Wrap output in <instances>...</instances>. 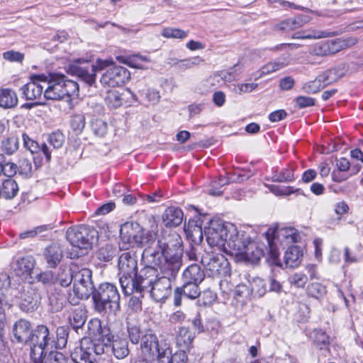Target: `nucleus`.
Segmentation results:
<instances>
[{"label":"nucleus","instance_id":"4d7b16f0","mask_svg":"<svg viewBox=\"0 0 363 363\" xmlns=\"http://www.w3.org/2000/svg\"><path fill=\"white\" fill-rule=\"evenodd\" d=\"M294 179V172L291 169H286L279 174H274L272 177L273 182H288Z\"/></svg>","mask_w":363,"mask_h":363},{"label":"nucleus","instance_id":"c9c22d12","mask_svg":"<svg viewBox=\"0 0 363 363\" xmlns=\"http://www.w3.org/2000/svg\"><path fill=\"white\" fill-rule=\"evenodd\" d=\"M19 147V139L15 135H11L6 139L2 140L1 149L2 151L8 155H12L14 154Z\"/></svg>","mask_w":363,"mask_h":363},{"label":"nucleus","instance_id":"774afa93","mask_svg":"<svg viewBox=\"0 0 363 363\" xmlns=\"http://www.w3.org/2000/svg\"><path fill=\"white\" fill-rule=\"evenodd\" d=\"M3 57L10 62H21L24 58V55L17 51L9 50L4 52Z\"/></svg>","mask_w":363,"mask_h":363},{"label":"nucleus","instance_id":"1a4fd4ad","mask_svg":"<svg viewBox=\"0 0 363 363\" xmlns=\"http://www.w3.org/2000/svg\"><path fill=\"white\" fill-rule=\"evenodd\" d=\"M229 228L223 252L238 257L251 240L245 232L239 231L234 224L229 225Z\"/></svg>","mask_w":363,"mask_h":363},{"label":"nucleus","instance_id":"69168bd1","mask_svg":"<svg viewBox=\"0 0 363 363\" xmlns=\"http://www.w3.org/2000/svg\"><path fill=\"white\" fill-rule=\"evenodd\" d=\"M295 101L299 108H305L315 105V99L308 96H298L295 99Z\"/></svg>","mask_w":363,"mask_h":363},{"label":"nucleus","instance_id":"f257e3e1","mask_svg":"<svg viewBox=\"0 0 363 363\" xmlns=\"http://www.w3.org/2000/svg\"><path fill=\"white\" fill-rule=\"evenodd\" d=\"M148 246L143 253V258L147 264L155 262L157 258L170 254L177 247L182 246L181 237L176 233L162 235L156 238L155 233H147L145 238Z\"/></svg>","mask_w":363,"mask_h":363},{"label":"nucleus","instance_id":"4c0bfd02","mask_svg":"<svg viewBox=\"0 0 363 363\" xmlns=\"http://www.w3.org/2000/svg\"><path fill=\"white\" fill-rule=\"evenodd\" d=\"M62 84L63 86L64 97L78 95L79 85L76 82L67 79V77L63 75Z\"/></svg>","mask_w":363,"mask_h":363},{"label":"nucleus","instance_id":"ea45409f","mask_svg":"<svg viewBox=\"0 0 363 363\" xmlns=\"http://www.w3.org/2000/svg\"><path fill=\"white\" fill-rule=\"evenodd\" d=\"M122 98L118 91L113 90L107 92L105 101L111 108H117L122 105Z\"/></svg>","mask_w":363,"mask_h":363},{"label":"nucleus","instance_id":"5701e85b","mask_svg":"<svg viewBox=\"0 0 363 363\" xmlns=\"http://www.w3.org/2000/svg\"><path fill=\"white\" fill-rule=\"evenodd\" d=\"M329 55H335L338 52L351 48L357 43L356 38H336L332 40H325Z\"/></svg>","mask_w":363,"mask_h":363},{"label":"nucleus","instance_id":"dca6fc26","mask_svg":"<svg viewBox=\"0 0 363 363\" xmlns=\"http://www.w3.org/2000/svg\"><path fill=\"white\" fill-rule=\"evenodd\" d=\"M44 81H48V77L45 74H35L30 77V82L21 87L23 95L26 100H35L42 95L45 86Z\"/></svg>","mask_w":363,"mask_h":363},{"label":"nucleus","instance_id":"37998d69","mask_svg":"<svg viewBox=\"0 0 363 363\" xmlns=\"http://www.w3.org/2000/svg\"><path fill=\"white\" fill-rule=\"evenodd\" d=\"M50 310L51 312L60 311L67 303V296H48Z\"/></svg>","mask_w":363,"mask_h":363},{"label":"nucleus","instance_id":"e433bc0d","mask_svg":"<svg viewBox=\"0 0 363 363\" xmlns=\"http://www.w3.org/2000/svg\"><path fill=\"white\" fill-rule=\"evenodd\" d=\"M335 35V33H330L327 31H311L308 33L307 31H298L294 33L292 35L293 39H315L321 38H328Z\"/></svg>","mask_w":363,"mask_h":363},{"label":"nucleus","instance_id":"5fc2aeb1","mask_svg":"<svg viewBox=\"0 0 363 363\" xmlns=\"http://www.w3.org/2000/svg\"><path fill=\"white\" fill-rule=\"evenodd\" d=\"M230 182V180L225 177H219L218 180L212 182V188L209 189L208 194L212 196H220L223 191L219 189V187H222Z\"/></svg>","mask_w":363,"mask_h":363},{"label":"nucleus","instance_id":"a18cd8bd","mask_svg":"<svg viewBox=\"0 0 363 363\" xmlns=\"http://www.w3.org/2000/svg\"><path fill=\"white\" fill-rule=\"evenodd\" d=\"M311 310L305 303H298V309L295 314L296 320L299 323H306L310 318Z\"/></svg>","mask_w":363,"mask_h":363},{"label":"nucleus","instance_id":"ddd939ff","mask_svg":"<svg viewBox=\"0 0 363 363\" xmlns=\"http://www.w3.org/2000/svg\"><path fill=\"white\" fill-rule=\"evenodd\" d=\"M130 78V72L121 66H113L109 67L104 73L100 79L101 83L104 86L116 87L122 86Z\"/></svg>","mask_w":363,"mask_h":363},{"label":"nucleus","instance_id":"c03bdc74","mask_svg":"<svg viewBox=\"0 0 363 363\" xmlns=\"http://www.w3.org/2000/svg\"><path fill=\"white\" fill-rule=\"evenodd\" d=\"M116 249L111 245H106L97 252V257L104 262H109L115 256Z\"/></svg>","mask_w":363,"mask_h":363},{"label":"nucleus","instance_id":"7c9ffc66","mask_svg":"<svg viewBox=\"0 0 363 363\" xmlns=\"http://www.w3.org/2000/svg\"><path fill=\"white\" fill-rule=\"evenodd\" d=\"M183 277L186 281L196 282L197 284H201L204 280L205 274L199 265L193 264L184 270Z\"/></svg>","mask_w":363,"mask_h":363},{"label":"nucleus","instance_id":"13d9d810","mask_svg":"<svg viewBox=\"0 0 363 363\" xmlns=\"http://www.w3.org/2000/svg\"><path fill=\"white\" fill-rule=\"evenodd\" d=\"M203 62V60L199 57H194L189 59L181 60L179 61V70H186L191 69L195 66L199 65Z\"/></svg>","mask_w":363,"mask_h":363},{"label":"nucleus","instance_id":"338daca9","mask_svg":"<svg viewBox=\"0 0 363 363\" xmlns=\"http://www.w3.org/2000/svg\"><path fill=\"white\" fill-rule=\"evenodd\" d=\"M72 279L73 277L70 272V270L64 269L62 274L59 275L57 281L60 286L67 287L72 283Z\"/></svg>","mask_w":363,"mask_h":363},{"label":"nucleus","instance_id":"4468645a","mask_svg":"<svg viewBox=\"0 0 363 363\" xmlns=\"http://www.w3.org/2000/svg\"><path fill=\"white\" fill-rule=\"evenodd\" d=\"M74 283L73 291L74 295L89 296L94 295L96 289L91 281V272L84 268L79 271L74 277Z\"/></svg>","mask_w":363,"mask_h":363},{"label":"nucleus","instance_id":"423d86ee","mask_svg":"<svg viewBox=\"0 0 363 363\" xmlns=\"http://www.w3.org/2000/svg\"><path fill=\"white\" fill-rule=\"evenodd\" d=\"M230 223H223L220 220H211L208 226L205 227L204 233L208 244L211 247H217L218 250H225L226 240L228 235V229Z\"/></svg>","mask_w":363,"mask_h":363},{"label":"nucleus","instance_id":"aec40b11","mask_svg":"<svg viewBox=\"0 0 363 363\" xmlns=\"http://www.w3.org/2000/svg\"><path fill=\"white\" fill-rule=\"evenodd\" d=\"M267 236H272L273 239L277 238L279 240L284 239L289 243L297 242L301 239L299 233L294 228L269 229L267 233Z\"/></svg>","mask_w":363,"mask_h":363},{"label":"nucleus","instance_id":"412c9836","mask_svg":"<svg viewBox=\"0 0 363 363\" xmlns=\"http://www.w3.org/2000/svg\"><path fill=\"white\" fill-rule=\"evenodd\" d=\"M194 337L189 328L180 327L175 337L177 346L184 352H189L193 347Z\"/></svg>","mask_w":363,"mask_h":363},{"label":"nucleus","instance_id":"052dcab7","mask_svg":"<svg viewBox=\"0 0 363 363\" xmlns=\"http://www.w3.org/2000/svg\"><path fill=\"white\" fill-rule=\"evenodd\" d=\"M24 147L30 151L31 153H37L40 150V147L38 143L30 138L26 133L22 134Z\"/></svg>","mask_w":363,"mask_h":363},{"label":"nucleus","instance_id":"79ce46f5","mask_svg":"<svg viewBox=\"0 0 363 363\" xmlns=\"http://www.w3.org/2000/svg\"><path fill=\"white\" fill-rule=\"evenodd\" d=\"M161 35L166 38L184 39L187 37L186 31L176 28H164L161 32Z\"/></svg>","mask_w":363,"mask_h":363},{"label":"nucleus","instance_id":"a878e982","mask_svg":"<svg viewBox=\"0 0 363 363\" xmlns=\"http://www.w3.org/2000/svg\"><path fill=\"white\" fill-rule=\"evenodd\" d=\"M310 18L308 16H297L294 18H287L276 26L277 30L284 32H290L301 28L309 22Z\"/></svg>","mask_w":363,"mask_h":363},{"label":"nucleus","instance_id":"20e7f679","mask_svg":"<svg viewBox=\"0 0 363 363\" xmlns=\"http://www.w3.org/2000/svg\"><path fill=\"white\" fill-rule=\"evenodd\" d=\"M157 269L154 267L147 265L140 270V274H136L133 278L134 284L129 285L130 288H121L124 295H132L135 292L140 294L152 293L155 289L156 282L158 278Z\"/></svg>","mask_w":363,"mask_h":363},{"label":"nucleus","instance_id":"c85d7f7f","mask_svg":"<svg viewBox=\"0 0 363 363\" xmlns=\"http://www.w3.org/2000/svg\"><path fill=\"white\" fill-rule=\"evenodd\" d=\"M68 319L71 326L77 330L81 328L86 320V311L84 307L79 306L70 312Z\"/></svg>","mask_w":363,"mask_h":363},{"label":"nucleus","instance_id":"c756f323","mask_svg":"<svg viewBox=\"0 0 363 363\" xmlns=\"http://www.w3.org/2000/svg\"><path fill=\"white\" fill-rule=\"evenodd\" d=\"M303 253L297 246L289 247L284 255V264L286 267L294 268L298 267L301 262Z\"/></svg>","mask_w":363,"mask_h":363},{"label":"nucleus","instance_id":"0e129e2a","mask_svg":"<svg viewBox=\"0 0 363 363\" xmlns=\"http://www.w3.org/2000/svg\"><path fill=\"white\" fill-rule=\"evenodd\" d=\"M128 337L133 344H138L140 339L141 330L139 326L128 325Z\"/></svg>","mask_w":363,"mask_h":363},{"label":"nucleus","instance_id":"2f4dec72","mask_svg":"<svg viewBox=\"0 0 363 363\" xmlns=\"http://www.w3.org/2000/svg\"><path fill=\"white\" fill-rule=\"evenodd\" d=\"M111 345L113 355L118 359H124L130 352L128 343L125 338L118 337L114 340L113 337Z\"/></svg>","mask_w":363,"mask_h":363},{"label":"nucleus","instance_id":"6e6552de","mask_svg":"<svg viewBox=\"0 0 363 363\" xmlns=\"http://www.w3.org/2000/svg\"><path fill=\"white\" fill-rule=\"evenodd\" d=\"M201 264L208 273V275L215 277H225L230 274L229 262L222 255L206 254L201 257Z\"/></svg>","mask_w":363,"mask_h":363},{"label":"nucleus","instance_id":"6e6d98bb","mask_svg":"<svg viewBox=\"0 0 363 363\" xmlns=\"http://www.w3.org/2000/svg\"><path fill=\"white\" fill-rule=\"evenodd\" d=\"M65 142V135L60 130L52 133L49 136V143L54 148L58 149Z\"/></svg>","mask_w":363,"mask_h":363},{"label":"nucleus","instance_id":"cd10ccee","mask_svg":"<svg viewBox=\"0 0 363 363\" xmlns=\"http://www.w3.org/2000/svg\"><path fill=\"white\" fill-rule=\"evenodd\" d=\"M18 186L13 179H7L0 184V198L6 200L13 199L18 192Z\"/></svg>","mask_w":363,"mask_h":363},{"label":"nucleus","instance_id":"393cba45","mask_svg":"<svg viewBox=\"0 0 363 363\" xmlns=\"http://www.w3.org/2000/svg\"><path fill=\"white\" fill-rule=\"evenodd\" d=\"M33 330L30 323L23 319L18 320L13 326V334L18 342L27 344L30 338Z\"/></svg>","mask_w":363,"mask_h":363},{"label":"nucleus","instance_id":"0eeeda50","mask_svg":"<svg viewBox=\"0 0 363 363\" xmlns=\"http://www.w3.org/2000/svg\"><path fill=\"white\" fill-rule=\"evenodd\" d=\"M140 350L143 354L152 361L157 359L164 362L167 357V348L160 347L157 336L152 333H146L141 338Z\"/></svg>","mask_w":363,"mask_h":363},{"label":"nucleus","instance_id":"473e14b6","mask_svg":"<svg viewBox=\"0 0 363 363\" xmlns=\"http://www.w3.org/2000/svg\"><path fill=\"white\" fill-rule=\"evenodd\" d=\"M18 104V97L14 91L11 89H0V107L13 108Z\"/></svg>","mask_w":363,"mask_h":363},{"label":"nucleus","instance_id":"b1692460","mask_svg":"<svg viewBox=\"0 0 363 363\" xmlns=\"http://www.w3.org/2000/svg\"><path fill=\"white\" fill-rule=\"evenodd\" d=\"M34 266L35 260L32 257H24L16 262L13 272L17 277L26 279L31 274Z\"/></svg>","mask_w":363,"mask_h":363},{"label":"nucleus","instance_id":"3c124183","mask_svg":"<svg viewBox=\"0 0 363 363\" xmlns=\"http://www.w3.org/2000/svg\"><path fill=\"white\" fill-rule=\"evenodd\" d=\"M22 297L23 298H21L19 302V307L22 311L26 312L33 311L37 308L38 301L37 299H34L33 296Z\"/></svg>","mask_w":363,"mask_h":363},{"label":"nucleus","instance_id":"7ed1b4c3","mask_svg":"<svg viewBox=\"0 0 363 363\" xmlns=\"http://www.w3.org/2000/svg\"><path fill=\"white\" fill-rule=\"evenodd\" d=\"M97 236L98 232L94 228L84 225L70 227L66 233L67 240L73 247L82 251L81 255L92 247Z\"/></svg>","mask_w":363,"mask_h":363},{"label":"nucleus","instance_id":"72a5a7b5","mask_svg":"<svg viewBox=\"0 0 363 363\" xmlns=\"http://www.w3.org/2000/svg\"><path fill=\"white\" fill-rule=\"evenodd\" d=\"M199 284L196 282H191L184 280V283L182 286L177 287L174 290L175 295H192V294H196L201 295L202 293L206 294V290H201Z\"/></svg>","mask_w":363,"mask_h":363},{"label":"nucleus","instance_id":"9b49d317","mask_svg":"<svg viewBox=\"0 0 363 363\" xmlns=\"http://www.w3.org/2000/svg\"><path fill=\"white\" fill-rule=\"evenodd\" d=\"M104 347L100 344L94 345L89 339H83L79 347H76L72 353L73 359L75 362L83 363H94V358L93 352L99 354L104 353Z\"/></svg>","mask_w":363,"mask_h":363},{"label":"nucleus","instance_id":"a211bd4d","mask_svg":"<svg viewBox=\"0 0 363 363\" xmlns=\"http://www.w3.org/2000/svg\"><path fill=\"white\" fill-rule=\"evenodd\" d=\"M69 71L89 86H92L96 82V69L89 64L72 65L69 67Z\"/></svg>","mask_w":363,"mask_h":363},{"label":"nucleus","instance_id":"2eb2a0df","mask_svg":"<svg viewBox=\"0 0 363 363\" xmlns=\"http://www.w3.org/2000/svg\"><path fill=\"white\" fill-rule=\"evenodd\" d=\"M47 77L48 81H44V84L47 85L44 91L45 98L48 100L63 99V74H50Z\"/></svg>","mask_w":363,"mask_h":363},{"label":"nucleus","instance_id":"09e8293b","mask_svg":"<svg viewBox=\"0 0 363 363\" xmlns=\"http://www.w3.org/2000/svg\"><path fill=\"white\" fill-rule=\"evenodd\" d=\"M119 295L117 287L112 283L105 282L99 285L94 295Z\"/></svg>","mask_w":363,"mask_h":363},{"label":"nucleus","instance_id":"f03ea898","mask_svg":"<svg viewBox=\"0 0 363 363\" xmlns=\"http://www.w3.org/2000/svg\"><path fill=\"white\" fill-rule=\"evenodd\" d=\"M183 248L182 246L177 247L170 254H168L163 257L157 258L155 262H152L149 265L154 267L159 270L162 275L158 278L156 282V286L160 287V285H164V288L170 289L172 287L171 279H174L177 275L182 264Z\"/></svg>","mask_w":363,"mask_h":363},{"label":"nucleus","instance_id":"bb28decb","mask_svg":"<svg viewBox=\"0 0 363 363\" xmlns=\"http://www.w3.org/2000/svg\"><path fill=\"white\" fill-rule=\"evenodd\" d=\"M184 213L182 209L177 207L167 208L162 215L163 223L167 227H176L183 220Z\"/></svg>","mask_w":363,"mask_h":363},{"label":"nucleus","instance_id":"6ab92c4d","mask_svg":"<svg viewBox=\"0 0 363 363\" xmlns=\"http://www.w3.org/2000/svg\"><path fill=\"white\" fill-rule=\"evenodd\" d=\"M263 255V249L257 243L250 240L238 257L245 262L257 264Z\"/></svg>","mask_w":363,"mask_h":363},{"label":"nucleus","instance_id":"39448f33","mask_svg":"<svg viewBox=\"0 0 363 363\" xmlns=\"http://www.w3.org/2000/svg\"><path fill=\"white\" fill-rule=\"evenodd\" d=\"M118 269L122 274L120 277L121 288H130L134 284L133 278L138 272V255L135 251L130 250L123 252L118 257Z\"/></svg>","mask_w":363,"mask_h":363},{"label":"nucleus","instance_id":"58836bf2","mask_svg":"<svg viewBox=\"0 0 363 363\" xmlns=\"http://www.w3.org/2000/svg\"><path fill=\"white\" fill-rule=\"evenodd\" d=\"M85 117L83 114H74L70 120V127L75 135H79L85 127Z\"/></svg>","mask_w":363,"mask_h":363},{"label":"nucleus","instance_id":"f8f14e48","mask_svg":"<svg viewBox=\"0 0 363 363\" xmlns=\"http://www.w3.org/2000/svg\"><path fill=\"white\" fill-rule=\"evenodd\" d=\"M87 326L88 334L94 341L98 342L103 347L111 346L113 335L109 327L102 325L101 320L97 318L91 319Z\"/></svg>","mask_w":363,"mask_h":363},{"label":"nucleus","instance_id":"864d4df0","mask_svg":"<svg viewBox=\"0 0 363 363\" xmlns=\"http://www.w3.org/2000/svg\"><path fill=\"white\" fill-rule=\"evenodd\" d=\"M34 363H62L63 360V355L60 352H50L48 356L45 358V362L41 357L36 356L35 358L32 359Z\"/></svg>","mask_w":363,"mask_h":363},{"label":"nucleus","instance_id":"4be33fe9","mask_svg":"<svg viewBox=\"0 0 363 363\" xmlns=\"http://www.w3.org/2000/svg\"><path fill=\"white\" fill-rule=\"evenodd\" d=\"M44 257L50 267L55 268L63 257V251L60 244L52 243L44 251Z\"/></svg>","mask_w":363,"mask_h":363},{"label":"nucleus","instance_id":"9d476101","mask_svg":"<svg viewBox=\"0 0 363 363\" xmlns=\"http://www.w3.org/2000/svg\"><path fill=\"white\" fill-rule=\"evenodd\" d=\"M50 332L45 325H38L33 330L28 344L30 346V358H35L36 356L41 357L44 354L45 347L49 345L50 338Z\"/></svg>","mask_w":363,"mask_h":363},{"label":"nucleus","instance_id":"bf43d9fd","mask_svg":"<svg viewBox=\"0 0 363 363\" xmlns=\"http://www.w3.org/2000/svg\"><path fill=\"white\" fill-rule=\"evenodd\" d=\"M310 54L315 56H328V50L326 41L316 43L310 50Z\"/></svg>","mask_w":363,"mask_h":363},{"label":"nucleus","instance_id":"f3484780","mask_svg":"<svg viewBox=\"0 0 363 363\" xmlns=\"http://www.w3.org/2000/svg\"><path fill=\"white\" fill-rule=\"evenodd\" d=\"M94 307L99 313H116L120 309V296H92Z\"/></svg>","mask_w":363,"mask_h":363},{"label":"nucleus","instance_id":"f704fd0d","mask_svg":"<svg viewBox=\"0 0 363 363\" xmlns=\"http://www.w3.org/2000/svg\"><path fill=\"white\" fill-rule=\"evenodd\" d=\"M313 343L319 350L328 349L330 345V338L327 333L321 329L313 331Z\"/></svg>","mask_w":363,"mask_h":363},{"label":"nucleus","instance_id":"a19ab883","mask_svg":"<svg viewBox=\"0 0 363 363\" xmlns=\"http://www.w3.org/2000/svg\"><path fill=\"white\" fill-rule=\"evenodd\" d=\"M149 62V59L147 57L140 55H135L127 57L125 60L124 63L129 67L143 69L146 68L144 66L143 62Z\"/></svg>","mask_w":363,"mask_h":363},{"label":"nucleus","instance_id":"49530a36","mask_svg":"<svg viewBox=\"0 0 363 363\" xmlns=\"http://www.w3.org/2000/svg\"><path fill=\"white\" fill-rule=\"evenodd\" d=\"M91 126L93 133L98 137H104L107 133V123L101 119L93 120Z\"/></svg>","mask_w":363,"mask_h":363},{"label":"nucleus","instance_id":"680f3d73","mask_svg":"<svg viewBox=\"0 0 363 363\" xmlns=\"http://www.w3.org/2000/svg\"><path fill=\"white\" fill-rule=\"evenodd\" d=\"M335 72L331 68L318 75L321 82L323 84V86L325 87L326 86H328L337 80V77L335 76Z\"/></svg>","mask_w":363,"mask_h":363},{"label":"nucleus","instance_id":"603ef678","mask_svg":"<svg viewBox=\"0 0 363 363\" xmlns=\"http://www.w3.org/2000/svg\"><path fill=\"white\" fill-rule=\"evenodd\" d=\"M120 236L124 242H129L132 238H134L135 235L133 232V223H125L122 225L120 230Z\"/></svg>","mask_w":363,"mask_h":363},{"label":"nucleus","instance_id":"8fccbe9b","mask_svg":"<svg viewBox=\"0 0 363 363\" xmlns=\"http://www.w3.org/2000/svg\"><path fill=\"white\" fill-rule=\"evenodd\" d=\"M324 87L325 86H323V82H321L320 77L318 76L315 79L306 83L303 86L302 89L307 94H315Z\"/></svg>","mask_w":363,"mask_h":363},{"label":"nucleus","instance_id":"de8ad7c7","mask_svg":"<svg viewBox=\"0 0 363 363\" xmlns=\"http://www.w3.org/2000/svg\"><path fill=\"white\" fill-rule=\"evenodd\" d=\"M287 64L283 62H271L264 65L259 70V77H262L274 72L286 66Z\"/></svg>","mask_w":363,"mask_h":363},{"label":"nucleus","instance_id":"e2e57ef3","mask_svg":"<svg viewBox=\"0 0 363 363\" xmlns=\"http://www.w3.org/2000/svg\"><path fill=\"white\" fill-rule=\"evenodd\" d=\"M18 169L19 170V173L24 175L26 177H30L31 176L32 164L28 159H21L19 162V167Z\"/></svg>","mask_w":363,"mask_h":363}]
</instances>
